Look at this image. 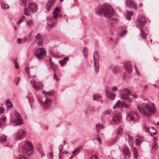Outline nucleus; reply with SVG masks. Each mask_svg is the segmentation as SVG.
I'll use <instances>...</instances> for the list:
<instances>
[{
  "mask_svg": "<svg viewBox=\"0 0 159 159\" xmlns=\"http://www.w3.org/2000/svg\"><path fill=\"white\" fill-rule=\"evenodd\" d=\"M22 40L20 39H17V42L19 44H20L21 43Z\"/></svg>",
  "mask_w": 159,
  "mask_h": 159,
  "instance_id": "55",
  "label": "nucleus"
},
{
  "mask_svg": "<svg viewBox=\"0 0 159 159\" xmlns=\"http://www.w3.org/2000/svg\"><path fill=\"white\" fill-rule=\"evenodd\" d=\"M26 24L30 27L33 26L34 24V22L32 19L28 20L26 21Z\"/></svg>",
  "mask_w": 159,
  "mask_h": 159,
  "instance_id": "29",
  "label": "nucleus"
},
{
  "mask_svg": "<svg viewBox=\"0 0 159 159\" xmlns=\"http://www.w3.org/2000/svg\"><path fill=\"white\" fill-rule=\"evenodd\" d=\"M5 110V108L2 107H0V114L4 112ZM6 118V116L2 117H0V128L3 125V123L4 121L5 120Z\"/></svg>",
  "mask_w": 159,
  "mask_h": 159,
  "instance_id": "17",
  "label": "nucleus"
},
{
  "mask_svg": "<svg viewBox=\"0 0 159 159\" xmlns=\"http://www.w3.org/2000/svg\"><path fill=\"white\" fill-rule=\"evenodd\" d=\"M35 42L36 43L38 46H42L43 43V39L38 40H35Z\"/></svg>",
  "mask_w": 159,
  "mask_h": 159,
  "instance_id": "27",
  "label": "nucleus"
},
{
  "mask_svg": "<svg viewBox=\"0 0 159 159\" xmlns=\"http://www.w3.org/2000/svg\"><path fill=\"white\" fill-rule=\"evenodd\" d=\"M97 132L98 133L99 132V130L103 128V126L101 124H97L96 125Z\"/></svg>",
  "mask_w": 159,
  "mask_h": 159,
  "instance_id": "39",
  "label": "nucleus"
},
{
  "mask_svg": "<svg viewBox=\"0 0 159 159\" xmlns=\"http://www.w3.org/2000/svg\"><path fill=\"white\" fill-rule=\"evenodd\" d=\"M122 150L124 152V156L126 158H129L130 156V153L127 146H124Z\"/></svg>",
  "mask_w": 159,
  "mask_h": 159,
  "instance_id": "18",
  "label": "nucleus"
},
{
  "mask_svg": "<svg viewBox=\"0 0 159 159\" xmlns=\"http://www.w3.org/2000/svg\"><path fill=\"white\" fill-rule=\"evenodd\" d=\"M134 152V156L135 158L137 159L138 157V151L135 147H133L132 149Z\"/></svg>",
  "mask_w": 159,
  "mask_h": 159,
  "instance_id": "31",
  "label": "nucleus"
},
{
  "mask_svg": "<svg viewBox=\"0 0 159 159\" xmlns=\"http://www.w3.org/2000/svg\"><path fill=\"white\" fill-rule=\"evenodd\" d=\"M157 148V144L156 143H154L152 147V149L154 150H156Z\"/></svg>",
  "mask_w": 159,
  "mask_h": 159,
  "instance_id": "46",
  "label": "nucleus"
},
{
  "mask_svg": "<svg viewBox=\"0 0 159 159\" xmlns=\"http://www.w3.org/2000/svg\"><path fill=\"white\" fill-rule=\"evenodd\" d=\"M38 101L39 103H42V98L41 97V96L40 95H39L38 96Z\"/></svg>",
  "mask_w": 159,
  "mask_h": 159,
  "instance_id": "52",
  "label": "nucleus"
},
{
  "mask_svg": "<svg viewBox=\"0 0 159 159\" xmlns=\"http://www.w3.org/2000/svg\"><path fill=\"white\" fill-rule=\"evenodd\" d=\"M107 96L110 100H113L115 98V94L109 90V89H106L105 91Z\"/></svg>",
  "mask_w": 159,
  "mask_h": 159,
  "instance_id": "15",
  "label": "nucleus"
},
{
  "mask_svg": "<svg viewBox=\"0 0 159 159\" xmlns=\"http://www.w3.org/2000/svg\"><path fill=\"white\" fill-rule=\"evenodd\" d=\"M59 11L60 10L58 7H57L55 8V10L53 12V17L54 19H55L57 18L58 15Z\"/></svg>",
  "mask_w": 159,
  "mask_h": 159,
  "instance_id": "24",
  "label": "nucleus"
},
{
  "mask_svg": "<svg viewBox=\"0 0 159 159\" xmlns=\"http://www.w3.org/2000/svg\"><path fill=\"white\" fill-rule=\"evenodd\" d=\"M62 154L60 153L59 154V158L60 159H61L62 158Z\"/></svg>",
  "mask_w": 159,
  "mask_h": 159,
  "instance_id": "61",
  "label": "nucleus"
},
{
  "mask_svg": "<svg viewBox=\"0 0 159 159\" xmlns=\"http://www.w3.org/2000/svg\"><path fill=\"white\" fill-rule=\"evenodd\" d=\"M151 130L149 132L150 133L151 135L152 136L153 134L155 135L157 133V130L154 129L153 127H151Z\"/></svg>",
  "mask_w": 159,
  "mask_h": 159,
  "instance_id": "38",
  "label": "nucleus"
},
{
  "mask_svg": "<svg viewBox=\"0 0 159 159\" xmlns=\"http://www.w3.org/2000/svg\"><path fill=\"white\" fill-rule=\"evenodd\" d=\"M122 103L123 104V106L125 108H127L129 107V105L128 104L125 103L124 102H122Z\"/></svg>",
  "mask_w": 159,
  "mask_h": 159,
  "instance_id": "51",
  "label": "nucleus"
},
{
  "mask_svg": "<svg viewBox=\"0 0 159 159\" xmlns=\"http://www.w3.org/2000/svg\"><path fill=\"white\" fill-rule=\"evenodd\" d=\"M25 18V16H22L21 18L17 22V24H20L21 23L23 22V20Z\"/></svg>",
  "mask_w": 159,
  "mask_h": 159,
  "instance_id": "45",
  "label": "nucleus"
},
{
  "mask_svg": "<svg viewBox=\"0 0 159 159\" xmlns=\"http://www.w3.org/2000/svg\"><path fill=\"white\" fill-rule=\"evenodd\" d=\"M27 98L28 99L30 105L32 106L33 105V103L34 102V98L31 93H28L27 96Z\"/></svg>",
  "mask_w": 159,
  "mask_h": 159,
  "instance_id": "20",
  "label": "nucleus"
},
{
  "mask_svg": "<svg viewBox=\"0 0 159 159\" xmlns=\"http://www.w3.org/2000/svg\"><path fill=\"white\" fill-rule=\"evenodd\" d=\"M50 156L52 157L53 156V154L52 152H51L49 154Z\"/></svg>",
  "mask_w": 159,
  "mask_h": 159,
  "instance_id": "63",
  "label": "nucleus"
},
{
  "mask_svg": "<svg viewBox=\"0 0 159 159\" xmlns=\"http://www.w3.org/2000/svg\"><path fill=\"white\" fill-rule=\"evenodd\" d=\"M126 26H124L123 27L122 29V31L121 33V35L122 36L125 35L127 32V30H126Z\"/></svg>",
  "mask_w": 159,
  "mask_h": 159,
  "instance_id": "40",
  "label": "nucleus"
},
{
  "mask_svg": "<svg viewBox=\"0 0 159 159\" xmlns=\"http://www.w3.org/2000/svg\"><path fill=\"white\" fill-rule=\"evenodd\" d=\"M82 148H83L82 146H80L79 147V148H77L74 151L72 152V154L74 155V156H75L78 154L80 152V150L82 149Z\"/></svg>",
  "mask_w": 159,
  "mask_h": 159,
  "instance_id": "26",
  "label": "nucleus"
},
{
  "mask_svg": "<svg viewBox=\"0 0 159 159\" xmlns=\"http://www.w3.org/2000/svg\"><path fill=\"white\" fill-rule=\"evenodd\" d=\"M143 6V4L142 3H139V7H140Z\"/></svg>",
  "mask_w": 159,
  "mask_h": 159,
  "instance_id": "64",
  "label": "nucleus"
},
{
  "mask_svg": "<svg viewBox=\"0 0 159 159\" xmlns=\"http://www.w3.org/2000/svg\"><path fill=\"white\" fill-rule=\"evenodd\" d=\"M127 119L129 121H135L138 120L139 117L136 112L131 111L127 115Z\"/></svg>",
  "mask_w": 159,
  "mask_h": 159,
  "instance_id": "9",
  "label": "nucleus"
},
{
  "mask_svg": "<svg viewBox=\"0 0 159 159\" xmlns=\"http://www.w3.org/2000/svg\"><path fill=\"white\" fill-rule=\"evenodd\" d=\"M133 11H127L126 14V17L129 20H130L131 19V16L133 15Z\"/></svg>",
  "mask_w": 159,
  "mask_h": 159,
  "instance_id": "25",
  "label": "nucleus"
},
{
  "mask_svg": "<svg viewBox=\"0 0 159 159\" xmlns=\"http://www.w3.org/2000/svg\"><path fill=\"white\" fill-rule=\"evenodd\" d=\"M27 2L26 0H21V4L23 6H25L26 5Z\"/></svg>",
  "mask_w": 159,
  "mask_h": 159,
  "instance_id": "48",
  "label": "nucleus"
},
{
  "mask_svg": "<svg viewBox=\"0 0 159 159\" xmlns=\"http://www.w3.org/2000/svg\"><path fill=\"white\" fill-rule=\"evenodd\" d=\"M112 90L114 91H116L118 89V88L116 87H113L111 88Z\"/></svg>",
  "mask_w": 159,
  "mask_h": 159,
  "instance_id": "53",
  "label": "nucleus"
},
{
  "mask_svg": "<svg viewBox=\"0 0 159 159\" xmlns=\"http://www.w3.org/2000/svg\"><path fill=\"white\" fill-rule=\"evenodd\" d=\"M131 96L133 97L134 98H137V95L135 94H132Z\"/></svg>",
  "mask_w": 159,
  "mask_h": 159,
  "instance_id": "56",
  "label": "nucleus"
},
{
  "mask_svg": "<svg viewBox=\"0 0 159 159\" xmlns=\"http://www.w3.org/2000/svg\"><path fill=\"white\" fill-rule=\"evenodd\" d=\"M99 56L98 52L95 51L93 55V61L94 62V66L95 72L97 73L99 71Z\"/></svg>",
  "mask_w": 159,
  "mask_h": 159,
  "instance_id": "6",
  "label": "nucleus"
},
{
  "mask_svg": "<svg viewBox=\"0 0 159 159\" xmlns=\"http://www.w3.org/2000/svg\"><path fill=\"white\" fill-rule=\"evenodd\" d=\"M56 25V23H49L48 24V26L51 28H52L54 27Z\"/></svg>",
  "mask_w": 159,
  "mask_h": 159,
  "instance_id": "49",
  "label": "nucleus"
},
{
  "mask_svg": "<svg viewBox=\"0 0 159 159\" xmlns=\"http://www.w3.org/2000/svg\"><path fill=\"white\" fill-rule=\"evenodd\" d=\"M138 138L135 139V142L136 145H138L143 140V138L140 136H137Z\"/></svg>",
  "mask_w": 159,
  "mask_h": 159,
  "instance_id": "23",
  "label": "nucleus"
},
{
  "mask_svg": "<svg viewBox=\"0 0 159 159\" xmlns=\"http://www.w3.org/2000/svg\"><path fill=\"white\" fill-rule=\"evenodd\" d=\"M43 93L45 95L46 97H48L49 96H50L52 95L53 94V92H46L45 91H43Z\"/></svg>",
  "mask_w": 159,
  "mask_h": 159,
  "instance_id": "33",
  "label": "nucleus"
},
{
  "mask_svg": "<svg viewBox=\"0 0 159 159\" xmlns=\"http://www.w3.org/2000/svg\"><path fill=\"white\" fill-rule=\"evenodd\" d=\"M97 11L98 15H100L103 14L104 16L107 18L111 17L114 14V11L112 7L107 4H104L100 6Z\"/></svg>",
  "mask_w": 159,
  "mask_h": 159,
  "instance_id": "1",
  "label": "nucleus"
},
{
  "mask_svg": "<svg viewBox=\"0 0 159 159\" xmlns=\"http://www.w3.org/2000/svg\"><path fill=\"white\" fill-rule=\"evenodd\" d=\"M1 7L3 9H8L9 8V6L8 5L4 3H2L1 4Z\"/></svg>",
  "mask_w": 159,
  "mask_h": 159,
  "instance_id": "42",
  "label": "nucleus"
},
{
  "mask_svg": "<svg viewBox=\"0 0 159 159\" xmlns=\"http://www.w3.org/2000/svg\"><path fill=\"white\" fill-rule=\"evenodd\" d=\"M84 57L85 58H86L88 57V51L87 48H84L83 50Z\"/></svg>",
  "mask_w": 159,
  "mask_h": 159,
  "instance_id": "32",
  "label": "nucleus"
},
{
  "mask_svg": "<svg viewBox=\"0 0 159 159\" xmlns=\"http://www.w3.org/2000/svg\"><path fill=\"white\" fill-rule=\"evenodd\" d=\"M124 66L125 70L128 73H130L132 72V67L130 62H125L124 64Z\"/></svg>",
  "mask_w": 159,
  "mask_h": 159,
  "instance_id": "14",
  "label": "nucleus"
},
{
  "mask_svg": "<svg viewBox=\"0 0 159 159\" xmlns=\"http://www.w3.org/2000/svg\"><path fill=\"white\" fill-rule=\"evenodd\" d=\"M31 83L32 85H34V88L36 90L42 89L43 88V84L40 82L32 80Z\"/></svg>",
  "mask_w": 159,
  "mask_h": 159,
  "instance_id": "12",
  "label": "nucleus"
},
{
  "mask_svg": "<svg viewBox=\"0 0 159 159\" xmlns=\"http://www.w3.org/2000/svg\"><path fill=\"white\" fill-rule=\"evenodd\" d=\"M17 79H18V80L17 81V83H16V85H17L19 83V81L20 80V77L18 78Z\"/></svg>",
  "mask_w": 159,
  "mask_h": 159,
  "instance_id": "62",
  "label": "nucleus"
},
{
  "mask_svg": "<svg viewBox=\"0 0 159 159\" xmlns=\"http://www.w3.org/2000/svg\"><path fill=\"white\" fill-rule=\"evenodd\" d=\"M18 159H26L23 156L20 157Z\"/></svg>",
  "mask_w": 159,
  "mask_h": 159,
  "instance_id": "57",
  "label": "nucleus"
},
{
  "mask_svg": "<svg viewBox=\"0 0 159 159\" xmlns=\"http://www.w3.org/2000/svg\"><path fill=\"white\" fill-rule=\"evenodd\" d=\"M50 66L51 67L53 70H54V72H56L55 69V66L54 63L52 62H51L50 63Z\"/></svg>",
  "mask_w": 159,
  "mask_h": 159,
  "instance_id": "44",
  "label": "nucleus"
},
{
  "mask_svg": "<svg viewBox=\"0 0 159 159\" xmlns=\"http://www.w3.org/2000/svg\"><path fill=\"white\" fill-rule=\"evenodd\" d=\"M68 59L69 58L68 57H66L64 58L63 60H60L59 61V63L61 65L63 66Z\"/></svg>",
  "mask_w": 159,
  "mask_h": 159,
  "instance_id": "28",
  "label": "nucleus"
},
{
  "mask_svg": "<svg viewBox=\"0 0 159 159\" xmlns=\"http://www.w3.org/2000/svg\"><path fill=\"white\" fill-rule=\"evenodd\" d=\"M122 102L120 100H118L113 107V109H116L117 108L122 107H123Z\"/></svg>",
  "mask_w": 159,
  "mask_h": 159,
  "instance_id": "21",
  "label": "nucleus"
},
{
  "mask_svg": "<svg viewBox=\"0 0 159 159\" xmlns=\"http://www.w3.org/2000/svg\"><path fill=\"white\" fill-rule=\"evenodd\" d=\"M111 110L108 109L103 112V114L104 115H109L111 113Z\"/></svg>",
  "mask_w": 159,
  "mask_h": 159,
  "instance_id": "43",
  "label": "nucleus"
},
{
  "mask_svg": "<svg viewBox=\"0 0 159 159\" xmlns=\"http://www.w3.org/2000/svg\"><path fill=\"white\" fill-rule=\"evenodd\" d=\"M55 72H54L53 77L54 79H55L57 81H58L59 80V79L57 76V75H56V74Z\"/></svg>",
  "mask_w": 159,
  "mask_h": 159,
  "instance_id": "47",
  "label": "nucleus"
},
{
  "mask_svg": "<svg viewBox=\"0 0 159 159\" xmlns=\"http://www.w3.org/2000/svg\"><path fill=\"white\" fill-rule=\"evenodd\" d=\"M35 40H38L43 39L42 38L41 35L39 33H38L37 34L35 37Z\"/></svg>",
  "mask_w": 159,
  "mask_h": 159,
  "instance_id": "41",
  "label": "nucleus"
},
{
  "mask_svg": "<svg viewBox=\"0 0 159 159\" xmlns=\"http://www.w3.org/2000/svg\"><path fill=\"white\" fill-rule=\"evenodd\" d=\"M29 69L28 68H26V73L28 74H29Z\"/></svg>",
  "mask_w": 159,
  "mask_h": 159,
  "instance_id": "60",
  "label": "nucleus"
},
{
  "mask_svg": "<svg viewBox=\"0 0 159 159\" xmlns=\"http://www.w3.org/2000/svg\"><path fill=\"white\" fill-rule=\"evenodd\" d=\"M25 131L23 129H19L18 130L16 135V139L19 140L22 139L25 136Z\"/></svg>",
  "mask_w": 159,
  "mask_h": 159,
  "instance_id": "11",
  "label": "nucleus"
},
{
  "mask_svg": "<svg viewBox=\"0 0 159 159\" xmlns=\"http://www.w3.org/2000/svg\"><path fill=\"white\" fill-rule=\"evenodd\" d=\"M100 96L98 95V94H95L94 95L93 97V99L94 100H96L97 98H100Z\"/></svg>",
  "mask_w": 159,
  "mask_h": 159,
  "instance_id": "50",
  "label": "nucleus"
},
{
  "mask_svg": "<svg viewBox=\"0 0 159 159\" xmlns=\"http://www.w3.org/2000/svg\"><path fill=\"white\" fill-rule=\"evenodd\" d=\"M144 129L146 130V131L147 132H149L150 131L149 130V127H147L146 126H144Z\"/></svg>",
  "mask_w": 159,
  "mask_h": 159,
  "instance_id": "54",
  "label": "nucleus"
},
{
  "mask_svg": "<svg viewBox=\"0 0 159 159\" xmlns=\"http://www.w3.org/2000/svg\"><path fill=\"white\" fill-rule=\"evenodd\" d=\"M123 132V129L122 128L120 127H118L116 131L117 134L118 135L121 134Z\"/></svg>",
  "mask_w": 159,
  "mask_h": 159,
  "instance_id": "36",
  "label": "nucleus"
},
{
  "mask_svg": "<svg viewBox=\"0 0 159 159\" xmlns=\"http://www.w3.org/2000/svg\"><path fill=\"white\" fill-rule=\"evenodd\" d=\"M13 61L15 64V67L16 69H18L19 68V66L17 62V58H15L13 59Z\"/></svg>",
  "mask_w": 159,
  "mask_h": 159,
  "instance_id": "35",
  "label": "nucleus"
},
{
  "mask_svg": "<svg viewBox=\"0 0 159 159\" xmlns=\"http://www.w3.org/2000/svg\"><path fill=\"white\" fill-rule=\"evenodd\" d=\"M6 105L7 107V109L8 110L9 108L13 107L12 103L9 100H7L6 102Z\"/></svg>",
  "mask_w": 159,
  "mask_h": 159,
  "instance_id": "30",
  "label": "nucleus"
},
{
  "mask_svg": "<svg viewBox=\"0 0 159 159\" xmlns=\"http://www.w3.org/2000/svg\"><path fill=\"white\" fill-rule=\"evenodd\" d=\"M46 52L45 49L43 48H38L35 52V55L38 59H42L44 56L46 54Z\"/></svg>",
  "mask_w": 159,
  "mask_h": 159,
  "instance_id": "8",
  "label": "nucleus"
},
{
  "mask_svg": "<svg viewBox=\"0 0 159 159\" xmlns=\"http://www.w3.org/2000/svg\"><path fill=\"white\" fill-rule=\"evenodd\" d=\"M122 119V116L120 113L116 114L113 118L112 124L114 125H117L120 122Z\"/></svg>",
  "mask_w": 159,
  "mask_h": 159,
  "instance_id": "10",
  "label": "nucleus"
},
{
  "mask_svg": "<svg viewBox=\"0 0 159 159\" xmlns=\"http://www.w3.org/2000/svg\"><path fill=\"white\" fill-rule=\"evenodd\" d=\"M90 110V108H87L86 111H85V112H86V113H88V111H89Z\"/></svg>",
  "mask_w": 159,
  "mask_h": 159,
  "instance_id": "59",
  "label": "nucleus"
},
{
  "mask_svg": "<svg viewBox=\"0 0 159 159\" xmlns=\"http://www.w3.org/2000/svg\"><path fill=\"white\" fill-rule=\"evenodd\" d=\"M126 5L135 9H137V7L134 2L131 0H126Z\"/></svg>",
  "mask_w": 159,
  "mask_h": 159,
  "instance_id": "16",
  "label": "nucleus"
},
{
  "mask_svg": "<svg viewBox=\"0 0 159 159\" xmlns=\"http://www.w3.org/2000/svg\"><path fill=\"white\" fill-rule=\"evenodd\" d=\"M130 94V91L127 89H123L121 90L120 93L121 99L123 100H127V102H131L132 100V98L129 97Z\"/></svg>",
  "mask_w": 159,
  "mask_h": 159,
  "instance_id": "4",
  "label": "nucleus"
},
{
  "mask_svg": "<svg viewBox=\"0 0 159 159\" xmlns=\"http://www.w3.org/2000/svg\"><path fill=\"white\" fill-rule=\"evenodd\" d=\"M24 14L25 15L28 16H30L31 15L30 12L29 11L28 8L26 7H25V8Z\"/></svg>",
  "mask_w": 159,
  "mask_h": 159,
  "instance_id": "37",
  "label": "nucleus"
},
{
  "mask_svg": "<svg viewBox=\"0 0 159 159\" xmlns=\"http://www.w3.org/2000/svg\"><path fill=\"white\" fill-rule=\"evenodd\" d=\"M28 7L30 12L33 13L35 12L38 9L37 6L35 3H30L28 4Z\"/></svg>",
  "mask_w": 159,
  "mask_h": 159,
  "instance_id": "13",
  "label": "nucleus"
},
{
  "mask_svg": "<svg viewBox=\"0 0 159 159\" xmlns=\"http://www.w3.org/2000/svg\"><path fill=\"white\" fill-rule=\"evenodd\" d=\"M134 66H135V70H136V72H137V73L138 74H139V72L138 71V70H137V68H136V65H134Z\"/></svg>",
  "mask_w": 159,
  "mask_h": 159,
  "instance_id": "58",
  "label": "nucleus"
},
{
  "mask_svg": "<svg viewBox=\"0 0 159 159\" xmlns=\"http://www.w3.org/2000/svg\"><path fill=\"white\" fill-rule=\"evenodd\" d=\"M23 148V152L29 155L33 153L32 145L29 141L26 142Z\"/></svg>",
  "mask_w": 159,
  "mask_h": 159,
  "instance_id": "7",
  "label": "nucleus"
},
{
  "mask_svg": "<svg viewBox=\"0 0 159 159\" xmlns=\"http://www.w3.org/2000/svg\"><path fill=\"white\" fill-rule=\"evenodd\" d=\"M7 139V137L3 135L0 137V142H4L6 141Z\"/></svg>",
  "mask_w": 159,
  "mask_h": 159,
  "instance_id": "34",
  "label": "nucleus"
},
{
  "mask_svg": "<svg viewBox=\"0 0 159 159\" xmlns=\"http://www.w3.org/2000/svg\"><path fill=\"white\" fill-rule=\"evenodd\" d=\"M137 108L142 114L146 116H149L150 114L155 112L154 105L153 104L148 105L143 103L139 105Z\"/></svg>",
  "mask_w": 159,
  "mask_h": 159,
  "instance_id": "2",
  "label": "nucleus"
},
{
  "mask_svg": "<svg viewBox=\"0 0 159 159\" xmlns=\"http://www.w3.org/2000/svg\"><path fill=\"white\" fill-rule=\"evenodd\" d=\"M54 2V0H50L48 1L46 4V8L48 11H49L50 9L53 5Z\"/></svg>",
  "mask_w": 159,
  "mask_h": 159,
  "instance_id": "19",
  "label": "nucleus"
},
{
  "mask_svg": "<svg viewBox=\"0 0 159 159\" xmlns=\"http://www.w3.org/2000/svg\"><path fill=\"white\" fill-rule=\"evenodd\" d=\"M51 101L48 98L43 103V105L44 107H49L51 106Z\"/></svg>",
  "mask_w": 159,
  "mask_h": 159,
  "instance_id": "22",
  "label": "nucleus"
},
{
  "mask_svg": "<svg viewBox=\"0 0 159 159\" xmlns=\"http://www.w3.org/2000/svg\"><path fill=\"white\" fill-rule=\"evenodd\" d=\"M136 23L140 30L141 37L143 39L146 38L147 35L145 31L141 29L143 27L146 23V20L145 16L143 15H139L136 20Z\"/></svg>",
  "mask_w": 159,
  "mask_h": 159,
  "instance_id": "3",
  "label": "nucleus"
},
{
  "mask_svg": "<svg viewBox=\"0 0 159 159\" xmlns=\"http://www.w3.org/2000/svg\"><path fill=\"white\" fill-rule=\"evenodd\" d=\"M14 115L12 118V121L17 125L22 124L23 122L20 114L16 111H15L14 113Z\"/></svg>",
  "mask_w": 159,
  "mask_h": 159,
  "instance_id": "5",
  "label": "nucleus"
}]
</instances>
